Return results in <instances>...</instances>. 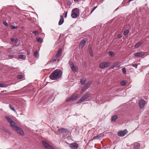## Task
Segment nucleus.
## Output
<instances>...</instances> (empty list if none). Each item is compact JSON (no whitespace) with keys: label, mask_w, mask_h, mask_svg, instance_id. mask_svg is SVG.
<instances>
[{"label":"nucleus","mask_w":149,"mask_h":149,"mask_svg":"<svg viewBox=\"0 0 149 149\" xmlns=\"http://www.w3.org/2000/svg\"><path fill=\"white\" fill-rule=\"evenodd\" d=\"M111 65V63L109 62H102L100 63L99 67L100 69H104L108 67Z\"/></svg>","instance_id":"obj_3"},{"label":"nucleus","mask_w":149,"mask_h":149,"mask_svg":"<svg viewBox=\"0 0 149 149\" xmlns=\"http://www.w3.org/2000/svg\"><path fill=\"white\" fill-rule=\"evenodd\" d=\"M9 107L12 110H13V111H14L15 112H16V110L15 109L14 107L11 104H10L9 105Z\"/></svg>","instance_id":"obj_30"},{"label":"nucleus","mask_w":149,"mask_h":149,"mask_svg":"<svg viewBox=\"0 0 149 149\" xmlns=\"http://www.w3.org/2000/svg\"><path fill=\"white\" fill-rule=\"evenodd\" d=\"M120 84L123 86H125L126 85V82L125 81H123L120 82Z\"/></svg>","instance_id":"obj_32"},{"label":"nucleus","mask_w":149,"mask_h":149,"mask_svg":"<svg viewBox=\"0 0 149 149\" xmlns=\"http://www.w3.org/2000/svg\"><path fill=\"white\" fill-rule=\"evenodd\" d=\"M87 88H86L85 86H84L82 89L81 91L82 92H83L85 91L87 89Z\"/></svg>","instance_id":"obj_39"},{"label":"nucleus","mask_w":149,"mask_h":149,"mask_svg":"<svg viewBox=\"0 0 149 149\" xmlns=\"http://www.w3.org/2000/svg\"><path fill=\"white\" fill-rule=\"evenodd\" d=\"M74 1L78 2L79 0H74Z\"/></svg>","instance_id":"obj_55"},{"label":"nucleus","mask_w":149,"mask_h":149,"mask_svg":"<svg viewBox=\"0 0 149 149\" xmlns=\"http://www.w3.org/2000/svg\"><path fill=\"white\" fill-rule=\"evenodd\" d=\"M128 132L127 130L125 129L123 131H119L118 132V136H124Z\"/></svg>","instance_id":"obj_7"},{"label":"nucleus","mask_w":149,"mask_h":149,"mask_svg":"<svg viewBox=\"0 0 149 149\" xmlns=\"http://www.w3.org/2000/svg\"><path fill=\"white\" fill-rule=\"evenodd\" d=\"M80 80L81 83L82 84L84 85L85 84L86 80V79L85 77H83L80 79Z\"/></svg>","instance_id":"obj_16"},{"label":"nucleus","mask_w":149,"mask_h":149,"mask_svg":"<svg viewBox=\"0 0 149 149\" xmlns=\"http://www.w3.org/2000/svg\"><path fill=\"white\" fill-rule=\"evenodd\" d=\"M58 131L61 133H67L68 130L65 128H62L59 129L58 130Z\"/></svg>","instance_id":"obj_11"},{"label":"nucleus","mask_w":149,"mask_h":149,"mask_svg":"<svg viewBox=\"0 0 149 149\" xmlns=\"http://www.w3.org/2000/svg\"><path fill=\"white\" fill-rule=\"evenodd\" d=\"M18 39H16L15 40L14 42L15 43H17L18 42Z\"/></svg>","instance_id":"obj_50"},{"label":"nucleus","mask_w":149,"mask_h":149,"mask_svg":"<svg viewBox=\"0 0 149 149\" xmlns=\"http://www.w3.org/2000/svg\"><path fill=\"white\" fill-rule=\"evenodd\" d=\"M30 53V50H27V54L28 55H29Z\"/></svg>","instance_id":"obj_48"},{"label":"nucleus","mask_w":149,"mask_h":149,"mask_svg":"<svg viewBox=\"0 0 149 149\" xmlns=\"http://www.w3.org/2000/svg\"><path fill=\"white\" fill-rule=\"evenodd\" d=\"M132 65L133 67L135 68L136 69L137 68L138 65L136 64H132Z\"/></svg>","instance_id":"obj_40"},{"label":"nucleus","mask_w":149,"mask_h":149,"mask_svg":"<svg viewBox=\"0 0 149 149\" xmlns=\"http://www.w3.org/2000/svg\"><path fill=\"white\" fill-rule=\"evenodd\" d=\"M9 57L10 58H13V56L11 55H9Z\"/></svg>","instance_id":"obj_53"},{"label":"nucleus","mask_w":149,"mask_h":149,"mask_svg":"<svg viewBox=\"0 0 149 149\" xmlns=\"http://www.w3.org/2000/svg\"><path fill=\"white\" fill-rule=\"evenodd\" d=\"M47 149H55L54 148L53 146H52L50 145H49L48 146L47 148Z\"/></svg>","instance_id":"obj_38"},{"label":"nucleus","mask_w":149,"mask_h":149,"mask_svg":"<svg viewBox=\"0 0 149 149\" xmlns=\"http://www.w3.org/2000/svg\"><path fill=\"white\" fill-rule=\"evenodd\" d=\"M116 68L119 69L120 68V65H116Z\"/></svg>","instance_id":"obj_52"},{"label":"nucleus","mask_w":149,"mask_h":149,"mask_svg":"<svg viewBox=\"0 0 149 149\" xmlns=\"http://www.w3.org/2000/svg\"><path fill=\"white\" fill-rule=\"evenodd\" d=\"M109 53L111 57H113L115 56V54L113 52H109Z\"/></svg>","instance_id":"obj_29"},{"label":"nucleus","mask_w":149,"mask_h":149,"mask_svg":"<svg viewBox=\"0 0 149 149\" xmlns=\"http://www.w3.org/2000/svg\"><path fill=\"white\" fill-rule=\"evenodd\" d=\"M97 7V6L94 7L93 9L91 12V13Z\"/></svg>","instance_id":"obj_44"},{"label":"nucleus","mask_w":149,"mask_h":149,"mask_svg":"<svg viewBox=\"0 0 149 149\" xmlns=\"http://www.w3.org/2000/svg\"><path fill=\"white\" fill-rule=\"evenodd\" d=\"M57 60H58V61H59V59H58L56 58H54L53 56V58L51 59L50 61L51 62L53 63L55 62Z\"/></svg>","instance_id":"obj_25"},{"label":"nucleus","mask_w":149,"mask_h":149,"mask_svg":"<svg viewBox=\"0 0 149 149\" xmlns=\"http://www.w3.org/2000/svg\"><path fill=\"white\" fill-rule=\"evenodd\" d=\"M36 40L38 42L42 43L43 41V40L40 38H36Z\"/></svg>","instance_id":"obj_35"},{"label":"nucleus","mask_w":149,"mask_h":149,"mask_svg":"<svg viewBox=\"0 0 149 149\" xmlns=\"http://www.w3.org/2000/svg\"><path fill=\"white\" fill-rule=\"evenodd\" d=\"M38 33V32L37 31H34L33 32V33L36 36L37 35V33Z\"/></svg>","instance_id":"obj_45"},{"label":"nucleus","mask_w":149,"mask_h":149,"mask_svg":"<svg viewBox=\"0 0 149 149\" xmlns=\"http://www.w3.org/2000/svg\"><path fill=\"white\" fill-rule=\"evenodd\" d=\"M90 93L89 92L87 93L77 101V103H81L83 102L85 100L88 98L90 96Z\"/></svg>","instance_id":"obj_4"},{"label":"nucleus","mask_w":149,"mask_h":149,"mask_svg":"<svg viewBox=\"0 0 149 149\" xmlns=\"http://www.w3.org/2000/svg\"><path fill=\"white\" fill-rule=\"evenodd\" d=\"M118 118L117 115L113 116L111 117V120L113 121H115Z\"/></svg>","instance_id":"obj_24"},{"label":"nucleus","mask_w":149,"mask_h":149,"mask_svg":"<svg viewBox=\"0 0 149 149\" xmlns=\"http://www.w3.org/2000/svg\"><path fill=\"white\" fill-rule=\"evenodd\" d=\"M87 41V39L86 38H83V40H81L79 46V49H81L83 46L85 45Z\"/></svg>","instance_id":"obj_5"},{"label":"nucleus","mask_w":149,"mask_h":149,"mask_svg":"<svg viewBox=\"0 0 149 149\" xmlns=\"http://www.w3.org/2000/svg\"><path fill=\"white\" fill-rule=\"evenodd\" d=\"M129 32V30L126 29L124 31L123 34L124 35H126Z\"/></svg>","instance_id":"obj_34"},{"label":"nucleus","mask_w":149,"mask_h":149,"mask_svg":"<svg viewBox=\"0 0 149 149\" xmlns=\"http://www.w3.org/2000/svg\"><path fill=\"white\" fill-rule=\"evenodd\" d=\"M102 137L101 136H100V135H97L96 136H94L93 138V139H100Z\"/></svg>","instance_id":"obj_27"},{"label":"nucleus","mask_w":149,"mask_h":149,"mask_svg":"<svg viewBox=\"0 0 149 149\" xmlns=\"http://www.w3.org/2000/svg\"><path fill=\"white\" fill-rule=\"evenodd\" d=\"M15 39L13 38H12L10 39V40L12 42H14Z\"/></svg>","instance_id":"obj_49"},{"label":"nucleus","mask_w":149,"mask_h":149,"mask_svg":"<svg viewBox=\"0 0 149 149\" xmlns=\"http://www.w3.org/2000/svg\"><path fill=\"white\" fill-rule=\"evenodd\" d=\"M61 48L59 49L58 50V51L56 54L54 56V58H56L58 59V58L59 57V56L61 55L62 53H61Z\"/></svg>","instance_id":"obj_13"},{"label":"nucleus","mask_w":149,"mask_h":149,"mask_svg":"<svg viewBox=\"0 0 149 149\" xmlns=\"http://www.w3.org/2000/svg\"><path fill=\"white\" fill-rule=\"evenodd\" d=\"M145 52H138L134 54V56H136L139 57H141L143 56L144 55Z\"/></svg>","instance_id":"obj_12"},{"label":"nucleus","mask_w":149,"mask_h":149,"mask_svg":"<svg viewBox=\"0 0 149 149\" xmlns=\"http://www.w3.org/2000/svg\"><path fill=\"white\" fill-rule=\"evenodd\" d=\"M89 53H90V54L91 56L92 57H93V53L92 51H90Z\"/></svg>","instance_id":"obj_46"},{"label":"nucleus","mask_w":149,"mask_h":149,"mask_svg":"<svg viewBox=\"0 0 149 149\" xmlns=\"http://www.w3.org/2000/svg\"><path fill=\"white\" fill-rule=\"evenodd\" d=\"M34 55L37 58L39 56V54L38 51H36L34 52Z\"/></svg>","instance_id":"obj_33"},{"label":"nucleus","mask_w":149,"mask_h":149,"mask_svg":"<svg viewBox=\"0 0 149 149\" xmlns=\"http://www.w3.org/2000/svg\"><path fill=\"white\" fill-rule=\"evenodd\" d=\"M8 86V85L7 84H4L3 83H0V87H7Z\"/></svg>","instance_id":"obj_28"},{"label":"nucleus","mask_w":149,"mask_h":149,"mask_svg":"<svg viewBox=\"0 0 149 149\" xmlns=\"http://www.w3.org/2000/svg\"><path fill=\"white\" fill-rule=\"evenodd\" d=\"M118 64V62H117L113 64L111 66V68H113L114 67H116V65Z\"/></svg>","instance_id":"obj_31"},{"label":"nucleus","mask_w":149,"mask_h":149,"mask_svg":"<svg viewBox=\"0 0 149 149\" xmlns=\"http://www.w3.org/2000/svg\"><path fill=\"white\" fill-rule=\"evenodd\" d=\"M79 95L78 94H74L72 96L69 98H68L66 101L67 102H69L72 100H77L79 98Z\"/></svg>","instance_id":"obj_6"},{"label":"nucleus","mask_w":149,"mask_h":149,"mask_svg":"<svg viewBox=\"0 0 149 149\" xmlns=\"http://www.w3.org/2000/svg\"><path fill=\"white\" fill-rule=\"evenodd\" d=\"M72 149H77L78 147V145L76 143H71L69 146Z\"/></svg>","instance_id":"obj_9"},{"label":"nucleus","mask_w":149,"mask_h":149,"mask_svg":"<svg viewBox=\"0 0 149 149\" xmlns=\"http://www.w3.org/2000/svg\"><path fill=\"white\" fill-rule=\"evenodd\" d=\"M42 144L44 145V146L46 148H47L48 146L49 145L48 143L44 141H42Z\"/></svg>","instance_id":"obj_18"},{"label":"nucleus","mask_w":149,"mask_h":149,"mask_svg":"<svg viewBox=\"0 0 149 149\" xmlns=\"http://www.w3.org/2000/svg\"><path fill=\"white\" fill-rule=\"evenodd\" d=\"M122 70L123 73L124 74H126V68H123L122 69Z\"/></svg>","instance_id":"obj_36"},{"label":"nucleus","mask_w":149,"mask_h":149,"mask_svg":"<svg viewBox=\"0 0 149 149\" xmlns=\"http://www.w3.org/2000/svg\"><path fill=\"white\" fill-rule=\"evenodd\" d=\"M118 38H121L122 37V34H120L118 35Z\"/></svg>","instance_id":"obj_43"},{"label":"nucleus","mask_w":149,"mask_h":149,"mask_svg":"<svg viewBox=\"0 0 149 149\" xmlns=\"http://www.w3.org/2000/svg\"><path fill=\"white\" fill-rule=\"evenodd\" d=\"M10 123V126L14 130L15 128H17V125L15 123L13 120Z\"/></svg>","instance_id":"obj_14"},{"label":"nucleus","mask_w":149,"mask_h":149,"mask_svg":"<svg viewBox=\"0 0 149 149\" xmlns=\"http://www.w3.org/2000/svg\"><path fill=\"white\" fill-rule=\"evenodd\" d=\"M142 44H143V43L142 42H139L135 45L134 47L135 48H137L139 46L141 45Z\"/></svg>","instance_id":"obj_20"},{"label":"nucleus","mask_w":149,"mask_h":149,"mask_svg":"<svg viewBox=\"0 0 149 149\" xmlns=\"http://www.w3.org/2000/svg\"><path fill=\"white\" fill-rule=\"evenodd\" d=\"M10 28L13 29H15L16 28H17V26H14L13 25H12L10 26Z\"/></svg>","instance_id":"obj_42"},{"label":"nucleus","mask_w":149,"mask_h":149,"mask_svg":"<svg viewBox=\"0 0 149 149\" xmlns=\"http://www.w3.org/2000/svg\"><path fill=\"white\" fill-rule=\"evenodd\" d=\"M68 13V11H67L66 13H65V17H66L67 16V13Z\"/></svg>","instance_id":"obj_51"},{"label":"nucleus","mask_w":149,"mask_h":149,"mask_svg":"<svg viewBox=\"0 0 149 149\" xmlns=\"http://www.w3.org/2000/svg\"><path fill=\"white\" fill-rule=\"evenodd\" d=\"M139 102L140 108H143L145 104V101L143 99H141L139 101Z\"/></svg>","instance_id":"obj_10"},{"label":"nucleus","mask_w":149,"mask_h":149,"mask_svg":"<svg viewBox=\"0 0 149 149\" xmlns=\"http://www.w3.org/2000/svg\"><path fill=\"white\" fill-rule=\"evenodd\" d=\"M72 13L71 16L72 18H77L79 15V9L78 8H75L72 10Z\"/></svg>","instance_id":"obj_2"},{"label":"nucleus","mask_w":149,"mask_h":149,"mask_svg":"<svg viewBox=\"0 0 149 149\" xmlns=\"http://www.w3.org/2000/svg\"><path fill=\"white\" fill-rule=\"evenodd\" d=\"M62 73V72L61 70H56L52 73L49 77L52 80H57L61 77Z\"/></svg>","instance_id":"obj_1"},{"label":"nucleus","mask_w":149,"mask_h":149,"mask_svg":"<svg viewBox=\"0 0 149 149\" xmlns=\"http://www.w3.org/2000/svg\"><path fill=\"white\" fill-rule=\"evenodd\" d=\"M6 91L3 90V91H1V92L3 93V92H6Z\"/></svg>","instance_id":"obj_54"},{"label":"nucleus","mask_w":149,"mask_h":149,"mask_svg":"<svg viewBox=\"0 0 149 149\" xmlns=\"http://www.w3.org/2000/svg\"><path fill=\"white\" fill-rule=\"evenodd\" d=\"M42 144L44 145V146L46 148H47L48 146L49 145L48 143L44 141H42Z\"/></svg>","instance_id":"obj_19"},{"label":"nucleus","mask_w":149,"mask_h":149,"mask_svg":"<svg viewBox=\"0 0 149 149\" xmlns=\"http://www.w3.org/2000/svg\"><path fill=\"white\" fill-rule=\"evenodd\" d=\"M3 24L6 26H8V23L5 21H4L3 22Z\"/></svg>","instance_id":"obj_41"},{"label":"nucleus","mask_w":149,"mask_h":149,"mask_svg":"<svg viewBox=\"0 0 149 149\" xmlns=\"http://www.w3.org/2000/svg\"><path fill=\"white\" fill-rule=\"evenodd\" d=\"M14 130L17 131V133L20 134L22 136L24 135V134L22 130L20 128L17 127V128H15Z\"/></svg>","instance_id":"obj_8"},{"label":"nucleus","mask_w":149,"mask_h":149,"mask_svg":"<svg viewBox=\"0 0 149 149\" xmlns=\"http://www.w3.org/2000/svg\"><path fill=\"white\" fill-rule=\"evenodd\" d=\"M92 84V82L91 81H88V83H87L85 84V86L86 88H88L90 87V86Z\"/></svg>","instance_id":"obj_21"},{"label":"nucleus","mask_w":149,"mask_h":149,"mask_svg":"<svg viewBox=\"0 0 149 149\" xmlns=\"http://www.w3.org/2000/svg\"><path fill=\"white\" fill-rule=\"evenodd\" d=\"M5 118L9 123H10L13 120L11 118L8 116H5Z\"/></svg>","instance_id":"obj_26"},{"label":"nucleus","mask_w":149,"mask_h":149,"mask_svg":"<svg viewBox=\"0 0 149 149\" xmlns=\"http://www.w3.org/2000/svg\"><path fill=\"white\" fill-rule=\"evenodd\" d=\"M24 76L23 75H19L17 76V78L18 79H21L24 77Z\"/></svg>","instance_id":"obj_37"},{"label":"nucleus","mask_w":149,"mask_h":149,"mask_svg":"<svg viewBox=\"0 0 149 149\" xmlns=\"http://www.w3.org/2000/svg\"><path fill=\"white\" fill-rule=\"evenodd\" d=\"M64 18L63 16L62 15L60 16V20L58 22L59 25H61L64 22Z\"/></svg>","instance_id":"obj_15"},{"label":"nucleus","mask_w":149,"mask_h":149,"mask_svg":"<svg viewBox=\"0 0 149 149\" xmlns=\"http://www.w3.org/2000/svg\"><path fill=\"white\" fill-rule=\"evenodd\" d=\"M69 63H70V67H71V66H72V65H74V64H73V63L72 62H70V61L69 62Z\"/></svg>","instance_id":"obj_47"},{"label":"nucleus","mask_w":149,"mask_h":149,"mask_svg":"<svg viewBox=\"0 0 149 149\" xmlns=\"http://www.w3.org/2000/svg\"><path fill=\"white\" fill-rule=\"evenodd\" d=\"M140 146V144L139 143H136L134 144V147L135 149H138Z\"/></svg>","instance_id":"obj_22"},{"label":"nucleus","mask_w":149,"mask_h":149,"mask_svg":"<svg viewBox=\"0 0 149 149\" xmlns=\"http://www.w3.org/2000/svg\"><path fill=\"white\" fill-rule=\"evenodd\" d=\"M71 68L72 70L74 72H76L78 70V68L77 67L74 65H72Z\"/></svg>","instance_id":"obj_17"},{"label":"nucleus","mask_w":149,"mask_h":149,"mask_svg":"<svg viewBox=\"0 0 149 149\" xmlns=\"http://www.w3.org/2000/svg\"><path fill=\"white\" fill-rule=\"evenodd\" d=\"M26 58V56L24 55H19L18 56V58L21 59H25Z\"/></svg>","instance_id":"obj_23"}]
</instances>
